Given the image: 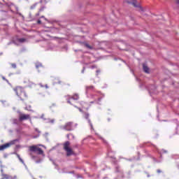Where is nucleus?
<instances>
[{
	"mask_svg": "<svg viewBox=\"0 0 179 179\" xmlns=\"http://www.w3.org/2000/svg\"><path fill=\"white\" fill-rule=\"evenodd\" d=\"M14 92H15L17 96L24 101V100H26L27 99V94H26V92H24V89L22 87H17L14 89Z\"/></svg>",
	"mask_w": 179,
	"mask_h": 179,
	"instance_id": "nucleus-1",
	"label": "nucleus"
},
{
	"mask_svg": "<svg viewBox=\"0 0 179 179\" xmlns=\"http://www.w3.org/2000/svg\"><path fill=\"white\" fill-rule=\"evenodd\" d=\"M63 149L66 152V156L68 157H69V156H72V155H75L73 150L71 148V142L69 141H66L63 144Z\"/></svg>",
	"mask_w": 179,
	"mask_h": 179,
	"instance_id": "nucleus-2",
	"label": "nucleus"
},
{
	"mask_svg": "<svg viewBox=\"0 0 179 179\" xmlns=\"http://www.w3.org/2000/svg\"><path fill=\"white\" fill-rule=\"evenodd\" d=\"M17 142H19V139H15L2 145H0V152L1 150H5V149H8V148H10V146H13V145H16Z\"/></svg>",
	"mask_w": 179,
	"mask_h": 179,
	"instance_id": "nucleus-3",
	"label": "nucleus"
},
{
	"mask_svg": "<svg viewBox=\"0 0 179 179\" xmlns=\"http://www.w3.org/2000/svg\"><path fill=\"white\" fill-rule=\"evenodd\" d=\"M29 152H34V153H37V155H42V156H44V151L37 145L30 146Z\"/></svg>",
	"mask_w": 179,
	"mask_h": 179,
	"instance_id": "nucleus-4",
	"label": "nucleus"
},
{
	"mask_svg": "<svg viewBox=\"0 0 179 179\" xmlns=\"http://www.w3.org/2000/svg\"><path fill=\"white\" fill-rule=\"evenodd\" d=\"M124 3H128V5H133L134 8H138L139 10H141V12H143V8L139 5H137L138 1L136 0H126L124 1Z\"/></svg>",
	"mask_w": 179,
	"mask_h": 179,
	"instance_id": "nucleus-5",
	"label": "nucleus"
},
{
	"mask_svg": "<svg viewBox=\"0 0 179 179\" xmlns=\"http://www.w3.org/2000/svg\"><path fill=\"white\" fill-rule=\"evenodd\" d=\"M73 125V122H66L63 127V129H65V131H72V127Z\"/></svg>",
	"mask_w": 179,
	"mask_h": 179,
	"instance_id": "nucleus-6",
	"label": "nucleus"
},
{
	"mask_svg": "<svg viewBox=\"0 0 179 179\" xmlns=\"http://www.w3.org/2000/svg\"><path fill=\"white\" fill-rule=\"evenodd\" d=\"M30 115H26L24 113H20L19 121H26L27 120H30Z\"/></svg>",
	"mask_w": 179,
	"mask_h": 179,
	"instance_id": "nucleus-7",
	"label": "nucleus"
},
{
	"mask_svg": "<svg viewBox=\"0 0 179 179\" xmlns=\"http://www.w3.org/2000/svg\"><path fill=\"white\" fill-rule=\"evenodd\" d=\"M36 69L38 70V72L41 71H44V66L41 63H36L35 64Z\"/></svg>",
	"mask_w": 179,
	"mask_h": 179,
	"instance_id": "nucleus-8",
	"label": "nucleus"
},
{
	"mask_svg": "<svg viewBox=\"0 0 179 179\" xmlns=\"http://www.w3.org/2000/svg\"><path fill=\"white\" fill-rule=\"evenodd\" d=\"M67 103L71 104V106H75L76 101L72 98V96H69L67 99Z\"/></svg>",
	"mask_w": 179,
	"mask_h": 179,
	"instance_id": "nucleus-9",
	"label": "nucleus"
},
{
	"mask_svg": "<svg viewBox=\"0 0 179 179\" xmlns=\"http://www.w3.org/2000/svg\"><path fill=\"white\" fill-rule=\"evenodd\" d=\"M86 92H90V90H94V86L93 85H87L85 86Z\"/></svg>",
	"mask_w": 179,
	"mask_h": 179,
	"instance_id": "nucleus-10",
	"label": "nucleus"
},
{
	"mask_svg": "<svg viewBox=\"0 0 179 179\" xmlns=\"http://www.w3.org/2000/svg\"><path fill=\"white\" fill-rule=\"evenodd\" d=\"M143 69L144 72H145V73H149V67H148V66H146V64H143Z\"/></svg>",
	"mask_w": 179,
	"mask_h": 179,
	"instance_id": "nucleus-11",
	"label": "nucleus"
},
{
	"mask_svg": "<svg viewBox=\"0 0 179 179\" xmlns=\"http://www.w3.org/2000/svg\"><path fill=\"white\" fill-rule=\"evenodd\" d=\"M17 41H18V43H26V41H27V39L24 38H17Z\"/></svg>",
	"mask_w": 179,
	"mask_h": 179,
	"instance_id": "nucleus-12",
	"label": "nucleus"
},
{
	"mask_svg": "<svg viewBox=\"0 0 179 179\" xmlns=\"http://www.w3.org/2000/svg\"><path fill=\"white\" fill-rule=\"evenodd\" d=\"M71 98H73L76 101L79 99V94H74L73 96H71Z\"/></svg>",
	"mask_w": 179,
	"mask_h": 179,
	"instance_id": "nucleus-13",
	"label": "nucleus"
},
{
	"mask_svg": "<svg viewBox=\"0 0 179 179\" xmlns=\"http://www.w3.org/2000/svg\"><path fill=\"white\" fill-rule=\"evenodd\" d=\"M44 11V7H41L38 12L36 14V16H40V13H41V12H43Z\"/></svg>",
	"mask_w": 179,
	"mask_h": 179,
	"instance_id": "nucleus-14",
	"label": "nucleus"
},
{
	"mask_svg": "<svg viewBox=\"0 0 179 179\" xmlns=\"http://www.w3.org/2000/svg\"><path fill=\"white\" fill-rule=\"evenodd\" d=\"M3 178H6V179H15L12 176H10L9 175H7V174H3Z\"/></svg>",
	"mask_w": 179,
	"mask_h": 179,
	"instance_id": "nucleus-15",
	"label": "nucleus"
},
{
	"mask_svg": "<svg viewBox=\"0 0 179 179\" xmlns=\"http://www.w3.org/2000/svg\"><path fill=\"white\" fill-rule=\"evenodd\" d=\"M89 117H90L89 113H85L84 114V118H85V120H89Z\"/></svg>",
	"mask_w": 179,
	"mask_h": 179,
	"instance_id": "nucleus-16",
	"label": "nucleus"
},
{
	"mask_svg": "<svg viewBox=\"0 0 179 179\" xmlns=\"http://www.w3.org/2000/svg\"><path fill=\"white\" fill-rule=\"evenodd\" d=\"M38 5V3H35V4H34V5H32L31 6V9H34Z\"/></svg>",
	"mask_w": 179,
	"mask_h": 179,
	"instance_id": "nucleus-17",
	"label": "nucleus"
},
{
	"mask_svg": "<svg viewBox=\"0 0 179 179\" xmlns=\"http://www.w3.org/2000/svg\"><path fill=\"white\" fill-rule=\"evenodd\" d=\"M17 157L19 159V160L21 162V163H23V159H22V158H20V155H17Z\"/></svg>",
	"mask_w": 179,
	"mask_h": 179,
	"instance_id": "nucleus-18",
	"label": "nucleus"
},
{
	"mask_svg": "<svg viewBox=\"0 0 179 179\" xmlns=\"http://www.w3.org/2000/svg\"><path fill=\"white\" fill-rule=\"evenodd\" d=\"M11 66H12V68H13L14 69H15V68H16V64H11Z\"/></svg>",
	"mask_w": 179,
	"mask_h": 179,
	"instance_id": "nucleus-19",
	"label": "nucleus"
},
{
	"mask_svg": "<svg viewBox=\"0 0 179 179\" xmlns=\"http://www.w3.org/2000/svg\"><path fill=\"white\" fill-rule=\"evenodd\" d=\"M85 46L87 47V48H90V50H92V46H90L89 44H86Z\"/></svg>",
	"mask_w": 179,
	"mask_h": 179,
	"instance_id": "nucleus-20",
	"label": "nucleus"
},
{
	"mask_svg": "<svg viewBox=\"0 0 179 179\" xmlns=\"http://www.w3.org/2000/svg\"><path fill=\"white\" fill-rule=\"evenodd\" d=\"M2 79H3V80H5L7 83L9 82L7 79L5 78L4 76L2 77Z\"/></svg>",
	"mask_w": 179,
	"mask_h": 179,
	"instance_id": "nucleus-21",
	"label": "nucleus"
},
{
	"mask_svg": "<svg viewBox=\"0 0 179 179\" xmlns=\"http://www.w3.org/2000/svg\"><path fill=\"white\" fill-rule=\"evenodd\" d=\"M157 173H158V174H160V173H162V170L157 169Z\"/></svg>",
	"mask_w": 179,
	"mask_h": 179,
	"instance_id": "nucleus-22",
	"label": "nucleus"
},
{
	"mask_svg": "<svg viewBox=\"0 0 179 179\" xmlns=\"http://www.w3.org/2000/svg\"><path fill=\"white\" fill-rule=\"evenodd\" d=\"M88 122L90 124L91 127L93 128V124H92V122H90V120H88Z\"/></svg>",
	"mask_w": 179,
	"mask_h": 179,
	"instance_id": "nucleus-23",
	"label": "nucleus"
},
{
	"mask_svg": "<svg viewBox=\"0 0 179 179\" xmlns=\"http://www.w3.org/2000/svg\"><path fill=\"white\" fill-rule=\"evenodd\" d=\"M29 155H30V156L32 157V159H34V158L36 157H34V156L33 155V153H31V152Z\"/></svg>",
	"mask_w": 179,
	"mask_h": 179,
	"instance_id": "nucleus-24",
	"label": "nucleus"
},
{
	"mask_svg": "<svg viewBox=\"0 0 179 179\" xmlns=\"http://www.w3.org/2000/svg\"><path fill=\"white\" fill-rule=\"evenodd\" d=\"M37 23H38V24H41V20H38L37 21Z\"/></svg>",
	"mask_w": 179,
	"mask_h": 179,
	"instance_id": "nucleus-25",
	"label": "nucleus"
},
{
	"mask_svg": "<svg viewBox=\"0 0 179 179\" xmlns=\"http://www.w3.org/2000/svg\"><path fill=\"white\" fill-rule=\"evenodd\" d=\"M45 87L46 89H48V85L46 84V85H45Z\"/></svg>",
	"mask_w": 179,
	"mask_h": 179,
	"instance_id": "nucleus-26",
	"label": "nucleus"
},
{
	"mask_svg": "<svg viewBox=\"0 0 179 179\" xmlns=\"http://www.w3.org/2000/svg\"><path fill=\"white\" fill-rule=\"evenodd\" d=\"M177 4L179 5V0H176Z\"/></svg>",
	"mask_w": 179,
	"mask_h": 179,
	"instance_id": "nucleus-27",
	"label": "nucleus"
},
{
	"mask_svg": "<svg viewBox=\"0 0 179 179\" xmlns=\"http://www.w3.org/2000/svg\"><path fill=\"white\" fill-rule=\"evenodd\" d=\"M66 137H67L68 139H69V134H67Z\"/></svg>",
	"mask_w": 179,
	"mask_h": 179,
	"instance_id": "nucleus-28",
	"label": "nucleus"
},
{
	"mask_svg": "<svg viewBox=\"0 0 179 179\" xmlns=\"http://www.w3.org/2000/svg\"><path fill=\"white\" fill-rule=\"evenodd\" d=\"M79 111H80L82 113V109L80 108H78Z\"/></svg>",
	"mask_w": 179,
	"mask_h": 179,
	"instance_id": "nucleus-29",
	"label": "nucleus"
},
{
	"mask_svg": "<svg viewBox=\"0 0 179 179\" xmlns=\"http://www.w3.org/2000/svg\"><path fill=\"white\" fill-rule=\"evenodd\" d=\"M1 179H6V178H3V174L2 175V178Z\"/></svg>",
	"mask_w": 179,
	"mask_h": 179,
	"instance_id": "nucleus-30",
	"label": "nucleus"
},
{
	"mask_svg": "<svg viewBox=\"0 0 179 179\" xmlns=\"http://www.w3.org/2000/svg\"><path fill=\"white\" fill-rule=\"evenodd\" d=\"M41 17V18H44V15H42Z\"/></svg>",
	"mask_w": 179,
	"mask_h": 179,
	"instance_id": "nucleus-31",
	"label": "nucleus"
},
{
	"mask_svg": "<svg viewBox=\"0 0 179 179\" xmlns=\"http://www.w3.org/2000/svg\"><path fill=\"white\" fill-rule=\"evenodd\" d=\"M52 122H54V120H52Z\"/></svg>",
	"mask_w": 179,
	"mask_h": 179,
	"instance_id": "nucleus-32",
	"label": "nucleus"
}]
</instances>
